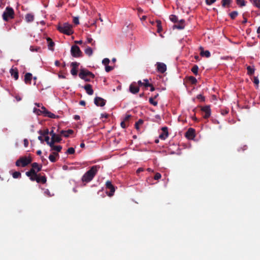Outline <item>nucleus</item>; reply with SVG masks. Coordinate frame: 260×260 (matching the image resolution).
Returning <instances> with one entry per match:
<instances>
[{
    "label": "nucleus",
    "mask_w": 260,
    "mask_h": 260,
    "mask_svg": "<svg viewBox=\"0 0 260 260\" xmlns=\"http://www.w3.org/2000/svg\"><path fill=\"white\" fill-rule=\"evenodd\" d=\"M100 166L99 165L93 166L84 173L82 177V181L83 183H87L92 180L93 178L96 176Z\"/></svg>",
    "instance_id": "f257e3e1"
},
{
    "label": "nucleus",
    "mask_w": 260,
    "mask_h": 260,
    "mask_svg": "<svg viewBox=\"0 0 260 260\" xmlns=\"http://www.w3.org/2000/svg\"><path fill=\"white\" fill-rule=\"evenodd\" d=\"M57 29L60 32L66 35H71L73 34V30L72 29V25L67 22L59 25L57 27Z\"/></svg>",
    "instance_id": "f03ea898"
},
{
    "label": "nucleus",
    "mask_w": 260,
    "mask_h": 260,
    "mask_svg": "<svg viewBox=\"0 0 260 260\" xmlns=\"http://www.w3.org/2000/svg\"><path fill=\"white\" fill-rule=\"evenodd\" d=\"M79 77L87 82L90 81V78H94V75L93 74L87 70L82 69H80L79 73Z\"/></svg>",
    "instance_id": "7ed1b4c3"
},
{
    "label": "nucleus",
    "mask_w": 260,
    "mask_h": 260,
    "mask_svg": "<svg viewBox=\"0 0 260 260\" xmlns=\"http://www.w3.org/2000/svg\"><path fill=\"white\" fill-rule=\"evenodd\" d=\"M14 12L12 8L7 7L6 8L3 14V18L6 21H8L9 19H13L14 18Z\"/></svg>",
    "instance_id": "20e7f679"
},
{
    "label": "nucleus",
    "mask_w": 260,
    "mask_h": 260,
    "mask_svg": "<svg viewBox=\"0 0 260 260\" xmlns=\"http://www.w3.org/2000/svg\"><path fill=\"white\" fill-rule=\"evenodd\" d=\"M31 159L30 158H27L26 156L22 157L17 160L15 162V165L17 167H20L24 168L28 166L31 162Z\"/></svg>",
    "instance_id": "39448f33"
},
{
    "label": "nucleus",
    "mask_w": 260,
    "mask_h": 260,
    "mask_svg": "<svg viewBox=\"0 0 260 260\" xmlns=\"http://www.w3.org/2000/svg\"><path fill=\"white\" fill-rule=\"evenodd\" d=\"M71 55L74 57H79L82 56V52L77 45H73L72 47H71Z\"/></svg>",
    "instance_id": "423d86ee"
},
{
    "label": "nucleus",
    "mask_w": 260,
    "mask_h": 260,
    "mask_svg": "<svg viewBox=\"0 0 260 260\" xmlns=\"http://www.w3.org/2000/svg\"><path fill=\"white\" fill-rule=\"evenodd\" d=\"M201 114L203 117L207 119L209 118L211 114V110L210 106H205L201 108Z\"/></svg>",
    "instance_id": "0eeeda50"
},
{
    "label": "nucleus",
    "mask_w": 260,
    "mask_h": 260,
    "mask_svg": "<svg viewBox=\"0 0 260 260\" xmlns=\"http://www.w3.org/2000/svg\"><path fill=\"white\" fill-rule=\"evenodd\" d=\"M36 177H31L30 179L32 181H36L37 183H41L42 184H45L47 181L46 177L45 176H42L41 174H38Z\"/></svg>",
    "instance_id": "6e6552de"
},
{
    "label": "nucleus",
    "mask_w": 260,
    "mask_h": 260,
    "mask_svg": "<svg viewBox=\"0 0 260 260\" xmlns=\"http://www.w3.org/2000/svg\"><path fill=\"white\" fill-rule=\"evenodd\" d=\"M106 187L110 190V192L107 193L108 196L112 197L115 191V188L110 180H107L106 182Z\"/></svg>",
    "instance_id": "1a4fd4ad"
},
{
    "label": "nucleus",
    "mask_w": 260,
    "mask_h": 260,
    "mask_svg": "<svg viewBox=\"0 0 260 260\" xmlns=\"http://www.w3.org/2000/svg\"><path fill=\"white\" fill-rule=\"evenodd\" d=\"M106 103V101L101 97H95L94 99V104L97 106H105Z\"/></svg>",
    "instance_id": "9d476101"
},
{
    "label": "nucleus",
    "mask_w": 260,
    "mask_h": 260,
    "mask_svg": "<svg viewBox=\"0 0 260 260\" xmlns=\"http://www.w3.org/2000/svg\"><path fill=\"white\" fill-rule=\"evenodd\" d=\"M79 63L77 62H73L71 63V67H72L71 70V74L72 75L75 76L78 74V68Z\"/></svg>",
    "instance_id": "9b49d317"
},
{
    "label": "nucleus",
    "mask_w": 260,
    "mask_h": 260,
    "mask_svg": "<svg viewBox=\"0 0 260 260\" xmlns=\"http://www.w3.org/2000/svg\"><path fill=\"white\" fill-rule=\"evenodd\" d=\"M157 71L158 73H164L167 70L166 64L162 62H157Z\"/></svg>",
    "instance_id": "f8f14e48"
},
{
    "label": "nucleus",
    "mask_w": 260,
    "mask_h": 260,
    "mask_svg": "<svg viewBox=\"0 0 260 260\" xmlns=\"http://www.w3.org/2000/svg\"><path fill=\"white\" fill-rule=\"evenodd\" d=\"M162 133L159 135V138L161 140H165L168 137V128L166 126L162 127L161 128Z\"/></svg>",
    "instance_id": "ddd939ff"
},
{
    "label": "nucleus",
    "mask_w": 260,
    "mask_h": 260,
    "mask_svg": "<svg viewBox=\"0 0 260 260\" xmlns=\"http://www.w3.org/2000/svg\"><path fill=\"white\" fill-rule=\"evenodd\" d=\"M185 137L188 139H193L195 137V130L193 128H189L185 133Z\"/></svg>",
    "instance_id": "4468645a"
},
{
    "label": "nucleus",
    "mask_w": 260,
    "mask_h": 260,
    "mask_svg": "<svg viewBox=\"0 0 260 260\" xmlns=\"http://www.w3.org/2000/svg\"><path fill=\"white\" fill-rule=\"evenodd\" d=\"M10 74H11V76L14 78L15 80H18L19 75H18V71L17 68H12L10 70Z\"/></svg>",
    "instance_id": "2eb2a0df"
},
{
    "label": "nucleus",
    "mask_w": 260,
    "mask_h": 260,
    "mask_svg": "<svg viewBox=\"0 0 260 260\" xmlns=\"http://www.w3.org/2000/svg\"><path fill=\"white\" fill-rule=\"evenodd\" d=\"M37 171L35 169H34L32 168L30 170V171L26 172V175L31 179V177H36L38 175Z\"/></svg>",
    "instance_id": "dca6fc26"
},
{
    "label": "nucleus",
    "mask_w": 260,
    "mask_h": 260,
    "mask_svg": "<svg viewBox=\"0 0 260 260\" xmlns=\"http://www.w3.org/2000/svg\"><path fill=\"white\" fill-rule=\"evenodd\" d=\"M74 131L72 129L68 130H61L60 131V135H63L65 138H68L70 135H73Z\"/></svg>",
    "instance_id": "f3484780"
},
{
    "label": "nucleus",
    "mask_w": 260,
    "mask_h": 260,
    "mask_svg": "<svg viewBox=\"0 0 260 260\" xmlns=\"http://www.w3.org/2000/svg\"><path fill=\"white\" fill-rule=\"evenodd\" d=\"M31 79H32V74L30 73H27L25 74V75H24V81L26 84H30Z\"/></svg>",
    "instance_id": "a211bd4d"
},
{
    "label": "nucleus",
    "mask_w": 260,
    "mask_h": 260,
    "mask_svg": "<svg viewBox=\"0 0 260 260\" xmlns=\"http://www.w3.org/2000/svg\"><path fill=\"white\" fill-rule=\"evenodd\" d=\"M129 91L134 94L138 93L139 91V87L135 86L134 83L131 84L129 86Z\"/></svg>",
    "instance_id": "6ab92c4d"
},
{
    "label": "nucleus",
    "mask_w": 260,
    "mask_h": 260,
    "mask_svg": "<svg viewBox=\"0 0 260 260\" xmlns=\"http://www.w3.org/2000/svg\"><path fill=\"white\" fill-rule=\"evenodd\" d=\"M84 89L86 90V92L89 95H92L93 93V90L92 88V86L91 84H86L84 86Z\"/></svg>",
    "instance_id": "aec40b11"
},
{
    "label": "nucleus",
    "mask_w": 260,
    "mask_h": 260,
    "mask_svg": "<svg viewBox=\"0 0 260 260\" xmlns=\"http://www.w3.org/2000/svg\"><path fill=\"white\" fill-rule=\"evenodd\" d=\"M61 140V138L60 137V135H56L54 137H51L50 143H60Z\"/></svg>",
    "instance_id": "412c9836"
},
{
    "label": "nucleus",
    "mask_w": 260,
    "mask_h": 260,
    "mask_svg": "<svg viewBox=\"0 0 260 260\" xmlns=\"http://www.w3.org/2000/svg\"><path fill=\"white\" fill-rule=\"evenodd\" d=\"M200 50L201 51L200 55L202 56H205L207 57H209L210 56V53L209 51H204V48L202 47H200Z\"/></svg>",
    "instance_id": "4be33fe9"
},
{
    "label": "nucleus",
    "mask_w": 260,
    "mask_h": 260,
    "mask_svg": "<svg viewBox=\"0 0 260 260\" xmlns=\"http://www.w3.org/2000/svg\"><path fill=\"white\" fill-rule=\"evenodd\" d=\"M49 146L51 148V150H54L57 152H60L62 149V147L61 146H55L54 143H50V145Z\"/></svg>",
    "instance_id": "5701e85b"
},
{
    "label": "nucleus",
    "mask_w": 260,
    "mask_h": 260,
    "mask_svg": "<svg viewBox=\"0 0 260 260\" xmlns=\"http://www.w3.org/2000/svg\"><path fill=\"white\" fill-rule=\"evenodd\" d=\"M34 19V16L31 13H28L25 15V20L27 23L32 22Z\"/></svg>",
    "instance_id": "b1692460"
},
{
    "label": "nucleus",
    "mask_w": 260,
    "mask_h": 260,
    "mask_svg": "<svg viewBox=\"0 0 260 260\" xmlns=\"http://www.w3.org/2000/svg\"><path fill=\"white\" fill-rule=\"evenodd\" d=\"M47 42L48 43V47H49V49L51 50H53V47L55 45L54 42L52 41L51 39L50 38H47Z\"/></svg>",
    "instance_id": "393cba45"
},
{
    "label": "nucleus",
    "mask_w": 260,
    "mask_h": 260,
    "mask_svg": "<svg viewBox=\"0 0 260 260\" xmlns=\"http://www.w3.org/2000/svg\"><path fill=\"white\" fill-rule=\"evenodd\" d=\"M44 116L49 117L50 118H58V116H56L53 113H52L49 111H46V113L44 114Z\"/></svg>",
    "instance_id": "a878e982"
},
{
    "label": "nucleus",
    "mask_w": 260,
    "mask_h": 260,
    "mask_svg": "<svg viewBox=\"0 0 260 260\" xmlns=\"http://www.w3.org/2000/svg\"><path fill=\"white\" fill-rule=\"evenodd\" d=\"M187 81L192 85H196L198 80L194 76H188L187 77Z\"/></svg>",
    "instance_id": "bb28decb"
},
{
    "label": "nucleus",
    "mask_w": 260,
    "mask_h": 260,
    "mask_svg": "<svg viewBox=\"0 0 260 260\" xmlns=\"http://www.w3.org/2000/svg\"><path fill=\"white\" fill-rule=\"evenodd\" d=\"M31 167L32 169H35L37 172H39L41 171L42 166L39 165L37 162H33L31 164Z\"/></svg>",
    "instance_id": "cd10ccee"
},
{
    "label": "nucleus",
    "mask_w": 260,
    "mask_h": 260,
    "mask_svg": "<svg viewBox=\"0 0 260 260\" xmlns=\"http://www.w3.org/2000/svg\"><path fill=\"white\" fill-rule=\"evenodd\" d=\"M222 7H229L232 3L231 0H222Z\"/></svg>",
    "instance_id": "c85d7f7f"
},
{
    "label": "nucleus",
    "mask_w": 260,
    "mask_h": 260,
    "mask_svg": "<svg viewBox=\"0 0 260 260\" xmlns=\"http://www.w3.org/2000/svg\"><path fill=\"white\" fill-rule=\"evenodd\" d=\"M38 133L39 134L45 136L49 134V131L48 129H46L45 130H40Z\"/></svg>",
    "instance_id": "c756f323"
},
{
    "label": "nucleus",
    "mask_w": 260,
    "mask_h": 260,
    "mask_svg": "<svg viewBox=\"0 0 260 260\" xmlns=\"http://www.w3.org/2000/svg\"><path fill=\"white\" fill-rule=\"evenodd\" d=\"M247 71L248 74H249V75H252L254 73V68L250 66H248L247 67Z\"/></svg>",
    "instance_id": "7c9ffc66"
},
{
    "label": "nucleus",
    "mask_w": 260,
    "mask_h": 260,
    "mask_svg": "<svg viewBox=\"0 0 260 260\" xmlns=\"http://www.w3.org/2000/svg\"><path fill=\"white\" fill-rule=\"evenodd\" d=\"M198 70H199V67L198 65H194L193 67H192L191 71L192 73H193L195 75H197L198 74Z\"/></svg>",
    "instance_id": "2f4dec72"
},
{
    "label": "nucleus",
    "mask_w": 260,
    "mask_h": 260,
    "mask_svg": "<svg viewBox=\"0 0 260 260\" xmlns=\"http://www.w3.org/2000/svg\"><path fill=\"white\" fill-rule=\"evenodd\" d=\"M254 7L260 10V0H254L250 2Z\"/></svg>",
    "instance_id": "473e14b6"
},
{
    "label": "nucleus",
    "mask_w": 260,
    "mask_h": 260,
    "mask_svg": "<svg viewBox=\"0 0 260 260\" xmlns=\"http://www.w3.org/2000/svg\"><path fill=\"white\" fill-rule=\"evenodd\" d=\"M237 5L239 6L245 7L246 6V2L245 0H236Z\"/></svg>",
    "instance_id": "72a5a7b5"
},
{
    "label": "nucleus",
    "mask_w": 260,
    "mask_h": 260,
    "mask_svg": "<svg viewBox=\"0 0 260 260\" xmlns=\"http://www.w3.org/2000/svg\"><path fill=\"white\" fill-rule=\"evenodd\" d=\"M170 19L173 23L178 22V18L176 15L172 14L170 16Z\"/></svg>",
    "instance_id": "f704fd0d"
},
{
    "label": "nucleus",
    "mask_w": 260,
    "mask_h": 260,
    "mask_svg": "<svg viewBox=\"0 0 260 260\" xmlns=\"http://www.w3.org/2000/svg\"><path fill=\"white\" fill-rule=\"evenodd\" d=\"M84 52L89 56H91L92 55V49L90 47H87L84 50Z\"/></svg>",
    "instance_id": "c9c22d12"
},
{
    "label": "nucleus",
    "mask_w": 260,
    "mask_h": 260,
    "mask_svg": "<svg viewBox=\"0 0 260 260\" xmlns=\"http://www.w3.org/2000/svg\"><path fill=\"white\" fill-rule=\"evenodd\" d=\"M157 32H160L162 31L161 22L160 20H156Z\"/></svg>",
    "instance_id": "e433bc0d"
},
{
    "label": "nucleus",
    "mask_w": 260,
    "mask_h": 260,
    "mask_svg": "<svg viewBox=\"0 0 260 260\" xmlns=\"http://www.w3.org/2000/svg\"><path fill=\"white\" fill-rule=\"evenodd\" d=\"M238 15V13L237 11H234L230 14V16L231 19H235Z\"/></svg>",
    "instance_id": "4c0bfd02"
},
{
    "label": "nucleus",
    "mask_w": 260,
    "mask_h": 260,
    "mask_svg": "<svg viewBox=\"0 0 260 260\" xmlns=\"http://www.w3.org/2000/svg\"><path fill=\"white\" fill-rule=\"evenodd\" d=\"M143 123V120L141 119H140L138 121L135 123V126L136 129H139V125H142Z\"/></svg>",
    "instance_id": "58836bf2"
},
{
    "label": "nucleus",
    "mask_w": 260,
    "mask_h": 260,
    "mask_svg": "<svg viewBox=\"0 0 260 260\" xmlns=\"http://www.w3.org/2000/svg\"><path fill=\"white\" fill-rule=\"evenodd\" d=\"M174 28H176L179 29H184L185 27V24H181V23H178L177 24L174 25Z\"/></svg>",
    "instance_id": "ea45409f"
},
{
    "label": "nucleus",
    "mask_w": 260,
    "mask_h": 260,
    "mask_svg": "<svg viewBox=\"0 0 260 260\" xmlns=\"http://www.w3.org/2000/svg\"><path fill=\"white\" fill-rule=\"evenodd\" d=\"M154 98L152 97L149 98V102L150 104L154 106H157V102L154 101Z\"/></svg>",
    "instance_id": "a19ab883"
},
{
    "label": "nucleus",
    "mask_w": 260,
    "mask_h": 260,
    "mask_svg": "<svg viewBox=\"0 0 260 260\" xmlns=\"http://www.w3.org/2000/svg\"><path fill=\"white\" fill-rule=\"evenodd\" d=\"M12 175L14 178L16 179L20 177L21 176V174L19 172H15L13 173Z\"/></svg>",
    "instance_id": "79ce46f5"
},
{
    "label": "nucleus",
    "mask_w": 260,
    "mask_h": 260,
    "mask_svg": "<svg viewBox=\"0 0 260 260\" xmlns=\"http://www.w3.org/2000/svg\"><path fill=\"white\" fill-rule=\"evenodd\" d=\"M75 153V149L73 147H70L68 148L66 153L69 154H73Z\"/></svg>",
    "instance_id": "37998d69"
},
{
    "label": "nucleus",
    "mask_w": 260,
    "mask_h": 260,
    "mask_svg": "<svg viewBox=\"0 0 260 260\" xmlns=\"http://www.w3.org/2000/svg\"><path fill=\"white\" fill-rule=\"evenodd\" d=\"M33 112H34V113H35L36 114H37L38 115H40L42 114V110L40 109H38L36 108H34Z\"/></svg>",
    "instance_id": "c03bdc74"
},
{
    "label": "nucleus",
    "mask_w": 260,
    "mask_h": 260,
    "mask_svg": "<svg viewBox=\"0 0 260 260\" xmlns=\"http://www.w3.org/2000/svg\"><path fill=\"white\" fill-rule=\"evenodd\" d=\"M113 69V68L108 65L105 66V71L107 73H109Z\"/></svg>",
    "instance_id": "a18cd8bd"
},
{
    "label": "nucleus",
    "mask_w": 260,
    "mask_h": 260,
    "mask_svg": "<svg viewBox=\"0 0 260 260\" xmlns=\"http://www.w3.org/2000/svg\"><path fill=\"white\" fill-rule=\"evenodd\" d=\"M49 159L52 162H55L56 161V159L54 155H50Z\"/></svg>",
    "instance_id": "49530a36"
},
{
    "label": "nucleus",
    "mask_w": 260,
    "mask_h": 260,
    "mask_svg": "<svg viewBox=\"0 0 260 260\" xmlns=\"http://www.w3.org/2000/svg\"><path fill=\"white\" fill-rule=\"evenodd\" d=\"M110 60L109 58H105L102 60V63L105 66L108 65L110 63Z\"/></svg>",
    "instance_id": "de8ad7c7"
},
{
    "label": "nucleus",
    "mask_w": 260,
    "mask_h": 260,
    "mask_svg": "<svg viewBox=\"0 0 260 260\" xmlns=\"http://www.w3.org/2000/svg\"><path fill=\"white\" fill-rule=\"evenodd\" d=\"M144 86L145 88L148 87L149 86H151V84L149 83L148 80L147 79L144 80Z\"/></svg>",
    "instance_id": "09e8293b"
},
{
    "label": "nucleus",
    "mask_w": 260,
    "mask_h": 260,
    "mask_svg": "<svg viewBox=\"0 0 260 260\" xmlns=\"http://www.w3.org/2000/svg\"><path fill=\"white\" fill-rule=\"evenodd\" d=\"M161 177V174L159 173H156L155 175L154 176V179L155 180H158V179H160Z\"/></svg>",
    "instance_id": "8fccbe9b"
},
{
    "label": "nucleus",
    "mask_w": 260,
    "mask_h": 260,
    "mask_svg": "<svg viewBox=\"0 0 260 260\" xmlns=\"http://www.w3.org/2000/svg\"><path fill=\"white\" fill-rule=\"evenodd\" d=\"M217 0H205V3L207 5H211L214 3Z\"/></svg>",
    "instance_id": "3c124183"
},
{
    "label": "nucleus",
    "mask_w": 260,
    "mask_h": 260,
    "mask_svg": "<svg viewBox=\"0 0 260 260\" xmlns=\"http://www.w3.org/2000/svg\"><path fill=\"white\" fill-rule=\"evenodd\" d=\"M228 113H229V110L227 109L221 110V114L222 115H225L228 114Z\"/></svg>",
    "instance_id": "603ef678"
},
{
    "label": "nucleus",
    "mask_w": 260,
    "mask_h": 260,
    "mask_svg": "<svg viewBox=\"0 0 260 260\" xmlns=\"http://www.w3.org/2000/svg\"><path fill=\"white\" fill-rule=\"evenodd\" d=\"M49 140H50V138L48 136H47V135L45 136V141L46 142V143L47 144H48L49 145H50V141H49Z\"/></svg>",
    "instance_id": "864d4df0"
},
{
    "label": "nucleus",
    "mask_w": 260,
    "mask_h": 260,
    "mask_svg": "<svg viewBox=\"0 0 260 260\" xmlns=\"http://www.w3.org/2000/svg\"><path fill=\"white\" fill-rule=\"evenodd\" d=\"M93 40L91 38H87V43L89 44H92V45L93 46L95 44L94 41L92 42Z\"/></svg>",
    "instance_id": "5fc2aeb1"
},
{
    "label": "nucleus",
    "mask_w": 260,
    "mask_h": 260,
    "mask_svg": "<svg viewBox=\"0 0 260 260\" xmlns=\"http://www.w3.org/2000/svg\"><path fill=\"white\" fill-rule=\"evenodd\" d=\"M253 82L255 85H258L259 84V80L257 77H254Z\"/></svg>",
    "instance_id": "6e6d98bb"
},
{
    "label": "nucleus",
    "mask_w": 260,
    "mask_h": 260,
    "mask_svg": "<svg viewBox=\"0 0 260 260\" xmlns=\"http://www.w3.org/2000/svg\"><path fill=\"white\" fill-rule=\"evenodd\" d=\"M73 22L75 24H78L79 23L78 18V17H74V18H73Z\"/></svg>",
    "instance_id": "4d7b16f0"
},
{
    "label": "nucleus",
    "mask_w": 260,
    "mask_h": 260,
    "mask_svg": "<svg viewBox=\"0 0 260 260\" xmlns=\"http://www.w3.org/2000/svg\"><path fill=\"white\" fill-rule=\"evenodd\" d=\"M41 110H42V114H44L46 113V111H47L48 110L46 109V108L45 107H44L43 106H41Z\"/></svg>",
    "instance_id": "13d9d810"
},
{
    "label": "nucleus",
    "mask_w": 260,
    "mask_h": 260,
    "mask_svg": "<svg viewBox=\"0 0 260 260\" xmlns=\"http://www.w3.org/2000/svg\"><path fill=\"white\" fill-rule=\"evenodd\" d=\"M51 137H54L56 135H57L54 132V130H52L51 131L49 132V134Z\"/></svg>",
    "instance_id": "bf43d9fd"
},
{
    "label": "nucleus",
    "mask_w": 260,
    "mask_h": 260,
    "mask_svg": "<svg viewBox=\"0 0 260 260\" xmlns=\"http://www.w3.org/2000/svg\"><path fill=\"white\" fill-rule=\"evenodd\" d=\"M144 171V169L143 168H139L136 171V173L139 174V173L143 172Z\"/></svg>",
    "instance_id": "052dcab7"
},
{
    "label": "nucleus",
    "mask_w": 260,
    "mask_h": 260,
    "mask_svg": "<svg viewBox=\"0 0 260 260\" xmlns=\"http://www.w3.org/2000/svg\"><path fill=\"white\" fill-rule=\"evenodd\" d=\"M24 147H27L28 145V140L26 139H24L23 140Z\"/></svg>",
    "instance_id": "680f3d73"
},
{
    "label": "nucleus",
    "mask_w": 260,
    "mask_h": 260,
    "mask_svg": "<svg viewBox=\"0 0 260 260\" xmlns=\"http://www.w3.org/2000/svg\"><path fill=\"white\" fill-rule=\"evenodd\" d=\"M243 18H244V20H243L242 23L243 24H245L247 23V18L245 17V14H243Z\"/></svg>",
    "instance_id": "e2e57ef3"
},
{
    "label": "nucleus",
    "mask_w": 260,
    "mask_h": 260,
    "mask_svg": "<svg viewBox=\"0 0 260 260\" xmlns=\"http://www.w3.org/2000/svg\"><path fill=\"white\" fill-rule=\"evenodd\" d=\"M131 117L130 115H126L124 118V121H128Z\"/></svg>",
    "instance_id": "0e129e2a"
},
{
    "label": "nucleus",
    "mask_w": 260,
    "mask_h": 260,
    "mask_svg": "<svg viewBox=\"0 0 260 260\" xmlns=\"http://www.w3.org/2000/svg\"><path fill=\"white\" fill-rule=\"evenodd\" d=\"M197 98L201 100L204 101V97L201 94H199L197 96Z\"/></svg>",
    "instance_id": "69168bd1"
},
{
    "label": "nucleus",
    "mask_w": 260,
    "mask_h": 260,
    "mask_svg": "<svg viewBox=\"0 0 260 260\" xmlns=\"http://www.w3.org/2000/svg\"><path fill=\"white\" fill-rule=\"evenodd\" d=\"M120 125L123 128H125L126 127V125H125V121H123L121 122Z\"/></svg>",
    "instance_id": "338daca9"
},
{
    "label": "nucleus",
    "mask_w": 260,
    "mask_h": 260,
    "mask_svg": "<svg viewBox=\"0 0 260 260\" xmlns=\"http://www.w3.org/2000/svg\"><path fill=\"white\" fill-rule=\"evenodd\" d=\"M38 139L39 141H41V143H43L44 142V140L43 139L42 135L38 137Z\"/></svg>",
    "instance_id": "774afa93"
}]
</instances>
